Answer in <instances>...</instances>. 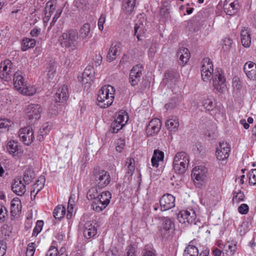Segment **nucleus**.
<instances>
[{"label": "nucleus", "mask_w": 256, "mask_h": 256, "mask_svg": "<svg viewBox=\"0 0 256 256\" xmlns=\"http://www.w3.org/2000/svg\"><path fill=\"white\" fill-rule=\"evenodd\" d=\"M115 89L110 85L103 86L98 92L97 97L98 105L102 108H106L113 103Z\"/></svg>", "instance_id": "nucleus-1"}, {"label": "nucleus", "mask_w": 256, "mask_h": 256, "mask_svg": "<svg viewBox=\"0 0 256 256\" xmlns=\"http://www.w3.org/2000/svg\"><path fill=\"white\" fill-rule=\"evenodd\" d=\"M78 34L76 31L71 30L63 33L59 38V41L63 48H68L72 52L78 48Z\"/></svg>", "instance_id": "nucleus-2"}, {"label": "nucleus", "mask_w": 256, "mask_h": 256, "mask_svg": "<svg viewBox=\"0 0 256 256\" xmlns=\"http://www.w3.org/2000/svg\"><path fill=\"white\" fill-rule=\"evenodd\" d=\"M213 70L201 71L202 78L204 81L206 82L210 80L212 76L214 86L218 91L220 92L226 87V80L223 74L220 73V72L212 75Z\"/></svg>", "instance_id": "nucleus-3"}, {"label": "nucleus", "mask_w": 256, "mask_h": 256, "mask_svg": "<svg viewBox=\"0 0 256 256\" xmlns=\"http://www.w3.org/2000/svg\"><path fill=\"white\" fill-rule=\"evenodd\" d=\"M188 164L189 157L184 152H178L174 158V169L178 174H184L187 170Z\"/></svg>", "instance_id": "nucleus-4"}, {"label": "nucleus", "mask_w": 256, "mask_h": 256, "mask_svg": "<svg viewBox=\"0 0 256 256\" xmlns=\"http://www.w3.org/2000/svg\"><path fill=\"white\" fill-rule=\"evenodd\" d=\"M93 176L96 182V186L99 188H103L107 186L110 182V176L109 173L99 166L94 168Z\"/></svg>", "instance_id": "nucleus-5"}, {"label": "nucleus", "mask_w": 256, "mask_h": 256, "mask_svg": "<svg viewBox=\"0 0 256 256\" xmlns=\"http://www.w3.org/2000/svg\"><path fill=\"white\" fill-rule=\"evenodd\" d=\"M24 112L26 116L31 120L30 122H33L40 118L42 108L41 106L38 104H32L25 108Z\"/></svg>", "instance_id": "nucleus-6"}, {"label": "nucleus", "mask_w": 256, "mask_h": 256, "mask_svg": "<svg viewBox=\"0 0 256 256\" xmlns=\"http://www.w3.org/2000/svg\"><path fill=\"white\" fill-rule=\"evenodd\" d=\"M12 64L9 60L2 62L0 64V78L8 82L12 79Z\"/></svg>", "instance_id": "nucleus-7"}, {"label": "nucleus", "mask_w": 256, "mask_h": 256, "mask_svg": "<svg viewBox=\"0 0 256 256\" xmlns=\"http://www.w3.org/2000/svg\"><path fill=\"white\" fill-rule=\"evenodd\" d=\"M208 170L202 166H195L192 172V178L194 183L200 184L204 180L207 176Z\"/></svg>", "instance_id": "nucleus-8"}, {"label": "nucleus", "mask_w": 256, "mask_h": 256, "mask_svg": "<svg viewBox=\"0 0 256 256\" xmlns=\"http://www.w3.org/2000/svg\"><path fill=\"white\" fill-rule=\"evenodd\" d=\"M18 135L20 140L27 146L30 144L34 139V132L29 126L20 128Z\"/></svg>", "instance_id": "nucleus-9"}, {"label": "nucleus", "mask_w": 256, "mask_h": 256, "mask_svg": "<svg viewBox=\"0 0 256 256\" xmlns=\"http://www.w3.org/2000/svg\"><path fill=\"white\" fill-rule=\"evenodd\" d=\"M230 151V146L227 142L224 141L220 142L216 152V158L222 161L226 160L229 156Z\"/></svg>", "instance_id": "nucleus-10"}, {"label": "nucleus", "mask_w": 256, "mask_h": 256, "mask_svg": "<svg viewBox=\"0 0 256 256\" xmlns=\"http://www.w3.org/2000/svg\"><path fill=\"white\" fill-rule=\"evenodd\" d=\"M196 214L195 212L192 209L182 210L178 215V219L181 223L187 222L188 224H192L194 223L196 224Z\"/></svg>", "instance_id": "nucleus-11"}, {"label": "nucleus", "mask_w": 256, "mask_h": 256, "mask_svg": "<svg viewBox=\"0 0 256 256\" xmlns=\"http://www.w3.org/2000/svg\"><path fill=\"white\" fill-rule=\"evenodd\" d=\"M174 224L170 218H164L162 220V224L160 229V234L164 237H167L171 234L174 230Z\"/></svg>", "instance_id": "nucleus-12"}, {"label": "nucleus", "mask_w": 256, "mask_h": 256, "mask_svg": "<svg viewBox=\"0 0 256 256\" xmlns=\"http://www.w3.org/2000/svg\"><path fill=\"white\" fill-rule=\"evenodd\" d=\"M162 211L168 210L175 206V198L170 194H164L160 200Z\"/></svg>", "instance_id": "nucleus-13"}, {"label": "nucleus", "mask_w": 256, "mask_h": 256, "mask_svg": "<svg viewBox=\"0 0 256 256\" xmlns=\"http://www.w3.org/2000/svg\"><path fill=\"white\" fill-rule=\"evenodd\" d=\"M142 69L141 66L136 65L131 70L129 76V81L132 86H136L140 82L142 75Z\"/></svg>", "instance_id": "nucleus-14"}, {"label": "nucleus", "mask_w": 256, "mask_h": 256, "mask_svg": "<svg viewBox=\"0 0 256 256\" xmlns=\"http://www.w3.org/2000/svg\"><path fill=\"white\" fill-rule=\"evenodd\" d=\"M12 190L18 196H22L26 192V184L22 182L20 177L16 178L12 184Z\"/></svg>", "instance_id": "nucleus-15"}, {"label": "nucleus", "mask_w": 256, "mask_h": 256, "mask_svg": "<svg viewBox=\"0 0 256 256\" xmlns=\"http://www.w3.org/2000/svg\"><path fill=\"white\" fill-rule=\"evenodd\" d=\"M68 90L66 85H63L57 90L54 96V100L56 104H64L68 98Z\"/></svg>", "instance_id": "nucleus-16"}, {"label": "nucleus", "mask_w": 256, "mask_h": 256, "mask_svg": "<svg viewBox=\"0 0 256 256\" xmlns=\"http://www.w3.org/2000/svg\"><path fill=\"white\" fill-rule=\"evenodd\" d=\"M238 2L235 0H225L224 10L227 14L232 16L238 12Z\"/></svg>", "instance_id": "nucleus-17"}, {"label": "nucleus", "mask_w": 256, "mask_h": 256, "mask_svg": "<svg viewBox=\"0 0 256 256\" xmlns=\"http://www.w3.org/2000/svg\"><path fill=\"white\" fill-rule=\"evenodd\" d=\"M83 233L84 236L88 239L95 236L97 233L96 223L91 221L87 222L84 224Z\"/></svg>", "instance_id": "nucleus-18"}, {"label": "nucleus", "mask_w": 256, "mask_h": 256, "mask_svg": "<svg viewBox=\"0 0 256 256\" xmlns=\"http://www.w3.org/2000/svg\"><path fill=\"white\" fill-rule=\"evenodd\" d=\"M162 122L158 118L152 120L147 126L146 132L148 135H152L158 133L160 130Z\"/></svg>", "instance_id": "nucleus-19"}, {"label": "nucleus", "mask_w": 256, "mask_h": 256, "mask_svg": "<svg viewBox=\"0 0 256 256\" xmlns=\"http://www.w3.org/2000/svg\"><path fill=\"white\" fill-rule=\"evenodd\" d=\"M57 0H50L46 4L44 8V16L43 18L44 22H48L56 8Z\"/></svg>", "instance_id": "nucleus-20"}, {"label": "nucleus", "mask_w": 256, "mask_h": 256, "mask_svg": "<svg viewBox=\"0 0 256 256\" xmlns=\"http://www.w3.org/2000/svg\"><path fill=\"white\" fill-rule=\"evenodd\" d=\"M244 70L248 79L256 80V64L252 62H246L244 66Z\"/></svg>", "instance_id": "nucleus-21"}, {"label": "nucleus", "mask_w": 256, "mask_h": 256, "mask_svg": "<svg viewBox=\"0 0 256 256\" xmlns=\"http://www.w3.org/2000/svg\"><path fill=\"white\" fill-rule=\"evenodd\" d=\"M237 249L236 242L232 240L227 242L224 245L222 250L224 256H232L236 252Z\"/></svg>", "instance_id": "nucleus-22"}, {"label": "nucleus", "mask_w": 256, "mask_h": 256, "mask_svg": "<svg viewBox=\"0 0 256 256\" xmlns=\"http://www.w3.org/2000/svg\"><path fill=\"white\" fill-rule=\"evenodd\" d=\"M13 82L14 88L18 91L21 90L23 86H25L26 82L21 71L18 70L14 74Z\"/></svg>", "instance_id": "nucleus-23"}, {"label": "nucleus", "mask_w": 256, "mask_h": 256, "mask_svg": "<svg viewBox=\"0 0 256 256\" xmlns=\"http://www.w3.org/2000/svg\"><path fill=\"white\" fill-rule=\"evenodd\" d=\"M178 57L179 58V63L180 64H186L190 58V54L189 50L186 48H180L177 53Z\"/></svg>", "instance_id": "nucleus-24"}, {"label": "nucleus", "mask_w": 256, "mask_h": 256, "mask_svg": "<svg viewBox=\"0 0 256 256\" xmlns=\"http://www.w3.org/2000/svg\"><path fill=\"white\" fill-rule=\"evenodd\" d=\"M120 42L112 44L111 45L107 56L108 60L110 62L116 59L117 56L118 55V53L120 50Z\"/></svg>", "instance_id": "nucleus-25"}, {"label": "nucleus", "mask_w": 256, "mask_h": 256, "mask_svg": "<svg viewBox=\"0 0 256 256\" xmlns=\"http://www.w3.org/2000/svg\"><path fill=\"white\" fill-rule=\"evenodd\" d=\"M164 154V152L159 150H154V154L151 159L152 165L153 167L158 168V162L163 161Z\"/></svg>", "instance_id": "nucleus-26"}, {"label": "nucleus", "mask_w": 256, "mask_h": 256, "mask_svg": "<svg viewBox=\"0 0 256 256\" xmlns=\"http://www.w3.org/2000/svg\"><path fill=\"white\" fill-rule=\"evenodd\" d=\"M90 31V24L88 23L84 24L80 30V38L82 40L87 41L92 36Z\"/></svg>", "instance_id": "nucleus-27"}, {"label": "nucleus", "mask_w": 256, "mask_h": 256, "mask_svg": "<svg viewBox=\"0 0 256 256\" xmlns=\"http://www.w3.org/2000/svg\"><path fill=\"white\" fill-rule=\"evenodd\" d=\"M166 126L170 130L176 131L179 126L178 118L174 116L168 117L166 122Z\"/></svg>", "instance_id": "nucleus-28"}, {"label": "nucleus", "mask_w": 256, "mask_h": 256, "mask_svg": "<svg viewBox=\"0 0 256 256\" xmlns=\"http://www.w3.org/2000/svg\"><path fill=\"white\" fill-rule=\"evenodd\" d=\"M136 0H124L122 5L123 12L127 15L130 14L134 10Z\"/></svg>", "instance_id": "nucleus-29"}, {"label": "nucleus", "mask_w": 256, "mask_h": 256, "mask_svg": "<svg viewBox=\"0 0 256 256\" xmlns=\"http://www.w3.org/2000/svg\"><path fill=\"white\" fill-rule=\"evenodd\" d=\"M112 198V195L110 192L108 191L102 192L98 196V200L102 202V206L103 205V208H106L107 206L109 204L110 199Z\"/></svg>", "instance_id": "nucleus-30"}, {"label": "nucleus", "mask_w": 256, "mask_h": 256, "mask_svg": "<svg viewBox=\"0 0 256 256\" xmlns=\"http://www.w3.org/2000/svg\"><path fill=\"white\" fill-rule=\"evenodd\" d=\"M241 42L242 46L246 48L249 47L251 44L250 34L247 30H242L241 31Z\"/></svg>", "instance_id": "nucleus-31"}, {"label": "nucleus", "mask_w": 256, "mask_h": 256, "mask_svg": "<svg viewBox=\"0 0 256 256\" xmlns=\"http://www.w3.org/2000/svg\"><path fill=\"white\" fill-rule=\"evenodd\" d=\"M8 152L12 156H15L18 154L19 150V146L18 142L14 140L8 142L6 145Z\"/></svg>", "instance_id": "nucleus-32"}, {"label": "nucleus", "mask_w": 256, "mask_h": 256, "mask_svg": "<svg viewBox=\"0 0 256 256\" xmlns=\"http://www.w3.org/2000/svg\"><path fill=\"white\" fill-rule=\"evenodd\" d=\"M36 42L34 39L24 38L22 41L21 49L22 51H26L30 48H32L35 46Z\"/></svg>", "instance_id": "nucleus-33"}, {"label": "nucleus", "mask_w": 256, "mask_h": 256, "mask_svg": "<svg viewBox=\"0 0 256 256\" xmlns=\"http://www.w3.org/2000/svg\"><path fill=\"white\" fill-rule=\"evenodd\" d=\"M116 117L114 124L120 122L122 124V126H124L128 119V116L125 111L120 112L116 114Z\"/></svg>", "instance_id": "nucleus-34"}, {"label": "nucleus", "mask_w": 256, "mask_h": 256, "mask_svg": "<svg viewBox=\"0 0 256 256\" xmlns=\"http://www.w3.org/2000/svg\"><path fill=\"white\" fill-rule=\"evenodd\" d=\"M36 91V90L34 86H28L26 83L25 86H23L18 92L24 95L30 96L34 94Z\"/></svg>", "instance_id": "nucleus-35"}, {"label": "nucleus", "mask_w": 256, "mask_h": 256, "mask_svg": "<svg viewBox=\"0 0 256 256\" xmlns=\"http://www.w3.org/2000/svg\"><path fill=\"white\" fill-rule=\"evenodd\" d=\"M35 178L34 172L30 168L26 170L24 172L23 181L26 184H28Z\"/></svg>", "instance_id": "nucleus-36"}, {"label": "nucleus", "mask_w": 256, "mask_h": 256, "mask_svg": "<svg viewBox=\"0 0 256 256\" xmlns=\"http://www.w3.org/2000/svg\"><path fill=\"white\" fill-rule=\"evenodd\" d=\"M66 214V208L62 206H58L54 210L53 215L56 219L60 220Z\"/></svg>", "instance_id": "nucleus-37"}, {"label": "nucleus", "mask_w": 256, "mask_h": 256, "mask_svg": "<svg viewBox=\"0 0 256 256\" xmlns=\"http://www.w3.org/2000/svg\"><path fill=\"white\" fill-rule=\"evenodd\" d=\"M198 250L195 246L188 245L184 250V256H198Z\"/></svg>", "instance_id": "nucleus-38"}, {"label": "nucleus", "mask_w": 256, "mask_h": 256, "mask_svg": "<svg viewBox=\"0 0 256 256\" xmlns=\"http://www.w3.org/2000/svg\"><path fill=\"white\" fill-rule=\"evenodd\" d=\"M134 160L133 158H130L127 160L125 164V168L126 170V174L132 176L135 170Z\"/></svg>", "instance_id": "nucleus-39"}, {"label": "nucleus", "mask_w": 256, "mask_h": 256, "mask_svg": "<svg viewBox=\"0 0 256 256\" xmlns=\"http://www.w3.org/2000/svg\"><path fill=\"white\" fill-rule=\"evenodd\" d=\"M143 24H136L134 28V35L138 40H141L140 37L145 33Z\"/></svg>", "instance_id": "nucleus-40"}, {"label": "nucleus", "mask_w": 256, "mask_h": 256, "mask_svg": "<svg viewBox=\"0 0 256 256\" xmlns=\"http://www.w3.org/2000/svg\"><path fill=\"white\" fill-rule=\"evenodd\" d=\"M75 5L79 11L84 12L88 8L89 2L88 0H76Z\"/></svg>", "instance_id": "nucleus-41"}, {"label": "nucleus", "mask_w": 256, "mask_h": 256, "mask_svg": "<svg viewBox=\"0 0 256 256\" xmlns=\"http://www.w3.org/2000/svg\"><path fill=\"white\" fill-rule=\"evenodd\" d=\"M98 190L97 188H90L87 192L86 197L88 200H96L98 197Z\"/></svg>", "instance_id": "nucleus-42"}, {"label": "nucleus", "mask_w": 256, "mask_h": 256, "mask_svg": "<svg viewBox=\"0 0 256 256\" xmlns=\"http://www.w3.org/2000/svg\"><path fill=\"white\" fill-rule=\"evenodd\" d=\"M208 70H214L213 64L209 58H206L203 60L201 71L206 72Z\"/></svg>", "instance_id": "nucleus-43"}, {"label": "nucleus", "mask_w": 256, "mask_h": 256, "mask_svg": "<svg viewBox=\"0 0 256 256\" xmlns=\"http://www.w3.org/2000/svg\"><path fill=\"white\" fill-rule=\"evenodd\" d=\"M137 250V246L134 244H130L126 246L125 250L126 256H136V253Z\"/></svg>", "instance_id": "nucleus-44"}, {"label": "nucleus", "mask_w": 256, "mask_h": 256, "mask_svg": "<svg viewBox=\"0 0 256 256\" xmlns=\"http://www.w3.org/2000/svg\"><path fill=\"white\" fill-rule=\"evenodd\" d=\"M166 80L168 82L175 84L178 81V76L174 72H168L165 74Z\"/></svg>", "instance_id": "nucleus-45"}, {"label": "nucleus", "mask_w": 256, "mask_h": 256, "mask_svg": "<svg viewBox=\"0 0 256 256\" xmlns=\"http://www.w3.org/2000/svg\"><path fill=\"white\" fill-rule=\"evenodd\" d=\"M232 86L235 92H239L242 88V82L239 78H234L233 79Z\"/></svg>", "instance_id": "nucleus-46"}, {"label": "nucleus", "mask_w": 256, "mask_h": 256, "mask_svg": "<svg viewBox=\"0 0 256 256\" xmlns=\"http://www.w3.org/2000/svg\"><path fill=\"white\" fill-rule=\"evenodd\" d=\"M249 184L250 185L256 184V169L252 170L248 174Z\"/></svg>", "instance_id": "nucleus-47"}, {"label": "nucleus", "mask_w": 256, "mask_h": 256, "mask_svg": "<svg viewBox=\"0 0 256 256\" xmlns=\"http://www.w3.org/2000/svg\"><path fill=\"white\" fill-rule=\"evenodd\" d=\"M102 204H103L102 202L98 200V198H96L92 204L94 210L98 212L102 211L105 208H103V205L102 206Z\"/></svg>", "instance_id": "nucleus-48"}, {"label": "nucleus", "mask_w": 256, "mask_h": 256, "mask_svg": "<svg viewBox=\"0 0 256 256\" xmlns=\"http://www.w3.org/2000/svg\"><path fill=\"white\" fill-rule=\"evenodd\" d=\"M20 204V202L18 200L13 199L11 202V212L16 213L20 210L18 206Z\"/></svg>", "instance_id": "nucleus-49"}, {"label": "nucleus", "mask_w": 256, "mask_h": 256, "mask_svg": "<svg viewBox=\"0 0 256 256\" xmlns=\"http://www.w3.org/2000/svg\"><path fill=\"white\" fill-rule=\"evenodd\" d=\"M44 222L42 220H38L36 223V226L34 228L32 232L33 236H36L42 230Z\"/></svg>", "instance_id": "nucleus-50"}, {"label": "nucleus", "mask_w": 256, "mask_h": 256, "mask_svg": "<svg viewBox=\"0 0 256 256\" xmlns=\"http://www.w3.org/2000/svg\"><path fill=\"white\" fill-rule=\"evenodd\" d=\"M35 244L34 242H30L28 244L27 246L26 251V256H34L35 252Z\"/></svg>", "instance_id": "nucleus-51"}, {"label": "nucleus", "mask_w": 256, "mask_h": 256, "mask_svg": "<svg viewBox=\"0 0 256 256\" xmlns=\"http://www.w3.org/2000/svg\"><path fill=\"white\" fill-rule=\"evenodd\" d=\"M92 73V68L90 66H88L85 68L81 76H82V78L84 77L86 78H90V80H92L93 76Z\"/></svg>", "instance_id": "nucleus-52"}, {"label": "nucleus", "mask_w": 256, "mask_h": 256, "mask_svg": "<svg viewBox=\"0 0 256 256\" xmlns=\"http://www.w3.org/2000/svg\"><path fill=\"white\" fill-rule=\"evenodd\" d=\"M124 126H122V124L116 122L114 124V120L112 122L110 126V130L112 133H117Z\"/></svg>", "instance_id": "nucleus-53"}, {"label": "nucleus", "mask_w": 256, "mask_h": 256, "mask_svg": "<svg viewBox=\"0 0 256 256\" xmlns=\"http://www.w3.org/2000/svg\"><path fill=\"white\" fill-rule=\"evenodd\" d=\"M244 198V194L241 191H240L238 192H234V194L232 200L236 202H240L243 201Z\"/></svg>", "instance_id": "nucleus-54"}, {"label": "nucleus", "mask_w": 256, "mask_h": 256, "mask_svg": "<svg viewBox=\"0 0 256 256\" xmlns=\"http://www.w3.org/2000/svg\"><path fill=\"white\" fill-rule=\"evenodd\" d=\"M48 70V78L50 80L54 77L55 73H56V68L54 65H50V66L47 68Z\"/></svg>", "instance_id": "nucleus-55"}, {"label": "nucleus", "mask_w": 256, "mask_h": 256, "mask_svg": "<svg viewBox=\"0 0 256 256\" xmlns=\"http://www.w3.org/2000/svg\"><path fill=\"white\" fill-rule=\"evenodd\" d=\"M8 210L4 206H0V222H4L7 216Z\"/></svg>", "instance_id": "nucleus-56"}, {"label": "nucleus", "mask_w": 256, "mask_h": 256, "mask_svg": "<svg viewBox=\"0 0 256 256\" xmlns=\"http://www.w3.org/2000/svg\"><path fill=\"white\" fill-rule=\"evenodd\" d=\"M12 122L10 120L6 118L2 119L0 118V129L6 128L10 126Z\"/></svg>", "instance_id": "nucleus-57"}, {"label": "nucleus", "mask_w": 256, "mask_h": 256, "mask_svg": "<svg viewBox=\"0 0 256 256\" xmlns=\"http://www.w3.org/2000/svg\"><path fill=\"white\" fill-rule=\"evenodd\" d=\"M203 106L208 110H212L214 108L213 102L210 99H206L204 100Z\"/></svg>", "instance_id": "nucleus-58"}, {"label": "nucleus", "mask_w": 256, "mask_h": 256, "mask_svg": "<svg viewBox=\"0 0 256 256\" xmlns=\"http://www.w3.org/2000/svg\"><path fill=\"white\" fill-rule=\"evenodd\" d=\"M72 202H74V200L72 201V196H71L68 202V213L66 215L67 218H70L72 216V214L73 212V207Z\"/></svg>", "instance_id": "nucleus-59"}, {"label": "nucleus", "mask_w": 256, "mask_h": 256, "mask_svg": "<svg viewBox=\"0 0 256 256\" xmlns=\"http://www.w3.org/2000/svg\"><path fill=\"white\" fill-rule=\"evenodd\" d=\"M78 80L79 82L82 83V84H85L86 86H87L89 87L90 85V82L92 81L90 78H86L84 77L82 78V76H78Z\"/></svg>", "instance_id": "nucleus-60"}, {"label": "nucleus", "mask_w": 256, "mask_h": 256, "mask_svg": "<svg viewBox=\"0 0 256 256\" xmlns=\"http://www.w3.org/2000/svg\"><path fill=\"white\" fill-rule=\"evenodd\" d=\"M58 250L57 248L54 246H50L48 252H46V256H58Z\"/></svg>", "instance_id": "nucleus-61"}, {"label": "nucleus", "mask_w": 256, "mask_h": 256, "mask_svg": "<svg viewBox=\"0 0 256 256\" xmlns=\"http://www.w3.org/2000/svg\"><path fill=\"white\" fill-rule=\"evenodd\" d=\"M238 210L241 214H246L248 212V206L246 204H242L238 207Z\"/></svg>", "instance_id": "nucleus-62"}, {"label": "nucleus", "mask_w": 256, "mask_h": 256, "mask_svg": "<svg viewBox=\"0 0 256 256\" xmlns=\"http://www.w3.org/2000/svg\"><path fill=\"white\" fill-rule=\"evenodd\" d=\"M106 16L104 14H101L98 20V26L100 30H102L104 29V24L105 22Z\"/></svg>", "instance_id": "nucleus-63"}, {"label": "nucleus", "mask_w": 256, "mask_h": 256, "mask_svg": "<svg viewBox=\"0 0 256 256\" xmlns=\"http://www.w3.org/2000/svg\"><path fill=\"white\" fill-rule=\"evenodd\" d=\"M44 184L42 182H41V184L39 188H38L37 190H36L35 189L33 188V190H31L30 192V196L32 200L34 199L36 197V194L42 188L44 187Z\"/></svg>", "instance_id": "nucleus-64"}]
</instances>
